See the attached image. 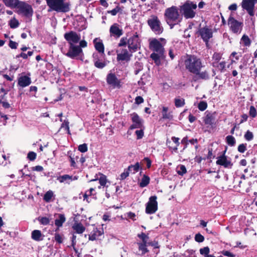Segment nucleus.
<instances>
[{
    "label": "nucleus",
    "instance_id": "obj_1",
    "mask_svg": "<svg viewBox=\"0 0 257 257\" xmlns=\"http://www.w3.org/2000/svg\"><path fill=\"white\" fill-rule=\"evenodd\" d=\"M185 69L190 73L195 75L197 79L207 80L210 78L207 70L201 71L204 67L202 60L195 55H187L184 61Z\"/></svg>",
    "mask_w": 257,
    "mask_h": 257
},
{
    "label": "nucleus",
    "instance_id": "obj_2",
    "mask_svg": "<svg viewBox=\"0 0 257 257\" xmlns=\"http://www.w3.org/2000/svg\"><path fill=\"white\" fill-rule=\"evenodd\" d=\"M164 16L167 23L170 26L171 29L181 20L178 9L176 6H172L166 9Z\"/></svg>",
    "mask_w": 257,
    "mask_h": 257
},
{
    "label": "nucleus",
    "instance_id": "obj_3",
    "mask_svg": "<svg viewBox=\"0 0 257 257\" xmlns=\"http://www.w3.org/2000/svg\"><path fill=\"white\" fill-rule=\"evenodd\" d=\"M196 9V4L187 1L180 7V11L186 19H192L195 16L196 12L195 10Z\"/></svg>",
    "mask_w": 257,
    "mask_h": 257
},
{
    "label": "nucleus",
    "instance_id": "obj_4",
    "mask_svg": "<svg viewBox=\"0 0 257 257\" xmlns=\"http://www.w3.org/2000/svg\"><path fill=\"white\" fill-rule=\"evenodd\" d=\"M69 4L64 0H49V8L57 12L65 13L69 11Z\"/></svg>",
    "mask_w": 257,
    "mask_h": 257
},
{
    "label": "nucleus",
    "instance_id": "obj_5",
    "mask_svg": "<svg viewBox=\"0 0 257 257\" xmlns=\"http://www.w3.org/2000/svg\"><path fill=\"white\" fill-rule=\"evenodd\" d=\"M227 23L232 33L237 35L240 34L243 27L242 21L236 20L233 17V14L231 13L228 19Z\"/></svg>",
    "mask_w": 257,
    "mask_h": 257
},
{
    "label": "nucleus",
    "instance_id": "obj_6",
    "mask_svg": "<svg viewBox=\"0 0 257 257\" xmlns=\"http://www.w3.org/2000/svg\"><path fill=\"white\" fill-rule=\"evenodd\" d=\"M166 43V41L164 38L157 39L154 38L149 40V48L155 53L164 54V46Z\"/></svg>",
    "mask_w": 257,
    "mask_h": 257
},
{
    "label": "nucleus",
    "instance_id": "obj_7",
    "mask_svg": "<svg viewBox=\"0 0 257 257\" xmlns=\"http://www.w3.org/2000/svg\"><path fill=\"white\" fill-rule=\"evenodd\" d=\"M147 22L151 30L156 34L159 35L163 32V27L162 26L161 23L157 16L154 15L151 16Z\"/></svg>",
    "mask_w": 257,
    "mask_h": 257
},
{
    "label": "nucleus",
    "instance_id": "obj_8",
    "mask_svg": "<svg viewBox=\"0 0 257 257\" xmlns=\"http://www.w3.org/2000/svg\"><path fill=\"white\" fill-rule=\"evenodd\" d=\"M17 13L22 14L26 18H30L33 15V9L31 5L25 2L21 1L17 7Z\"/></svg>",
    "mask_w": 257,
    "mask_h": 257
},
{
    "label": "nucleus",
    "instance_id": "obj_9",
    "mask_svg": "<svg viewBox=\"0 0 257 257\" xmlns=\"http://www.w3.org/2000/svg\"><path fill=\"white\" fill-rule=\"evenodd\" d=\"M141 47V40L139 35L136 33L128 39V48L131 53L136 52Z\"/></svg>",
    "mask_w": 257,
    "mask_h": 257
},
{
    "label": "nucleus",
    "instance_id": "obj_10",
    "mask_svg": "<svg viewBox=\"0 0 257 257\" xmlns=\"http://www.w3.org/2000/svg\"><path fill=\"white\" fill-rule=\"evenodd\" d=\"M64 37L68 43L69 46L78 43L81 38L80 34L73 31L65 33Z\"/></svg>",
    "mask_w": 257,
    "mask_h": 257
},
{
    "label": "nucleus",
    "instance_id": "obj_11",
    "mask_svg": "<svg viewBox=\"0 0 257 257\" xmlns=\"http://www.w3.org/2000/svg\"><path fill=\"white\" fill-rule=\"evenodd\" d=\"M157 197L156 196H152L149 198L148 202L146 204V212L147 214H152L155 213L158 209Z\"/></svg>",
    "mask_w": 257,
    "mask_h": 257
},
{
    "label": "nucleus",
    "instance_id": "obj_12",
    "mask_svg": "<svg viewBox=\"0 0 257 257\" xmlns=\"http://www.w3.org/2000/svg\"><path fill=\"white\" fill-rule=\"evenodd\" d=\"M256 3H257V0H243L241 6L250 16H252L254 15V8Z\"/></svg>",
    "mask_w": 257,
    "mask_h": 257
},
{
    "label": "nucleus",
    "instance_id": "obj_13",
    "mask_svg": "<svg viewBox=\"0 0 257 257\" xmlns=\"http://www.w3.org/2000/svg\"><path fill=\"white\" fill-rule=\"evenodd\" d=\"M117 57L116 59L118 61H125L128 62L130 60L132 54L130 53L126 48H120L116 50Z\"/></svg>",
    "mask_w": 257,
    "mask_h": 257
},
{
    "label": "nucleus",
    "instance_id": "obj_14",
    "mask_svg": "<svg viewBox=\"0 0 257 257\" xmlns=\"http://www.w3.org/2000/svg\"><path fill=\"white\" fill-rule=\"evenodd\" d=\"M133 124L130 126V129L142 128L143 126V120L135 112L131 114Z\"/></svg>",
    "mask_w": 257,
    "mask_h": 257
},
{
    "label": "nucleus",
    "instance_id": "obj_15",
    "mask_svg": "<svg viewBox=\"0 0 257 257\" xmlns=\"http://www.w3.org/2000/svg\"><path fill=\"white\" fill-rule=\"evenodd\" d=\"M82 53V50L79 46L72 45L69 46V50L66 54V55L69 57L74 59L79 56Z\"/></svg>",
    "mask_w": 257,
    "mask_h": 257
},
{
    "label": "nucleus",
    "instance_id": "obj_16",
    "mask_svg": "<svg viewBox=\"0 0 257 257\" xmlns=\"http://www.w3.org/2000/svg\"><path fill=\"white\" fill-rule=\"evenodd\" d=\"M198 32L202 39L206 43V44H207L209 40L212 37V30L207 27H205L200 29Z\"/></svg>",
    "mask_w": 257,
    "mask_h": 257
},
{
    "label": "nucleus",
    "instance_id": "obj_17",
    "mask_svg": "<svg viewBox=\"0 0 257 257\" xmlns=\"http://www.w3.org/2000/svg\"><path fill=\"white\" fill-rule=\"evenodd\" d=\"M106 82L113 88H119L121 87L120 80L117 78L114 74L109 73L107 75Z\"/></svg>",
    "mask_w": 257,
    "mask_h": 257
},
{
    "label": "nucleus",
    "instance_id": "obj_18",
    "mask_svg": "<svg viewBox=\"0 0 257 257\" xmlns=\"http://www.w3.org/2000/svg\"><path fill=\"white\" fill-rule=\"evenodd\" d=\"M225 151L224 152V154L222 155L217 158L216 164L217 165L222 166L224 168H231L233 164L231 163V161L227 159V157L225 156Z\"/></svg>",
    "mask_w": 257,
    "mask_h": 257
},
{
    "label": "nucleus",
    "instance_id": "obj_19",
    "mask_svg": "<svg viewBox=\"0 0 257 257\" xmlns=\"http://www.w3.org/2000/svg\"><path fill=\"white\" fill-rule=\"evenodd\" d=\"M31 82V79L28 75H22L18 78V85L22 88L29 86Z\"/></svg>",
    "mask_w": 257,
    "mask_h": 257
},
{
    "label": "nucleus",
    "instance_id": "obj_20",
    "mask_svg": "<svg viewBox=\"0 0 257 257\" xmlns=\"http://www.w3.org/2000/svg\"><path fill=\"white\" fill-rule=\"evenodd\" d=\"M109 32L111 35L119 38L122 34V30L119 28V26L117 24H113L110 28Z\"/></svg>",
    "mask_w": 257,
    "mask_h": 257
},
{
    "label": "nucleus",
    "instance_id": "obj_21",
    "mask_svg": "<svg viewBox=\"0 0 257 257\" xmlns=\"http://www.w3.org/2000/svg\"><path fill=\"white\" fill-rule=\"evenodd\" d=\"M204 122L206 125H212L215 121V115L207 111L205 113V116L203 118Z\"/></svg>",
    "mask_w": 257,
    "mask_h": 257
},
{
    "label": "nucleus",
    "instance_id": "obj_22",
    "mask_svg": "<svg viewBox=\"0 0 257 257\" xmlns=\"http://www.w3.org/2000/svg\"><path fill=\"white\" fill-rule=\"evenodd\" d=\"M93 43L95 49L100 53L104 54V47L102 41L99 38H95L93 40Z\"/></svg>",
    "mask_w": 257,
    "mask_h": 257
},
{
    "label": "nucleus",
    "instance_id": "obj_23",
    "mask_svg": "<svg viewBox=\"0 0 257 257\" xmlns=\"http://www.w3.org/2000/svg\"><path fill=\"white\" fill-rule=\"evenodd\" d=\"M150 57L157 66H159L161 64V59L164 57V54L154 52L151 54Z\"/></svg>",
    "mask_w": 257,
    "mask_h": 257
},
{
    "label": "nucleus",
    "instance_id": "obj_24",
    "mask_svg": "<svg viewBox=\"0 0 257 257\" xmlns=\"http://www.w3.org/2000/svg\"><path fill=\"white\" fill-rule=\"evenodd\" d=\"M102 233V230L98 229L97 228H94L92 231L89 235V240L92 241L96 240L99 236L101 235Z\"/></svg>",
    "mask_w": 257,
    "mask_h": 257
},
{
    "label": "nucleus",
    "instance_id": "obj_25",
    "mask_svg": "<svg viewBox=\"0 0 257 257\" xmlns=\"http://www.w3.org/2000/svg\"><path fill=\"white\" fill-rule=\"evenodd\" d=\"M147 243L143 242H138L137 245L138 246V251L137 252V254L139 255H143L146 252H148V249L147 248Z\"/></svg>",
    "mask_w": 257,
    "mask_h": 257
},
{
    "label": "nucleus",
    "instance_id": "obj_26",
    "mask_svg": "<svg viewBox=\"0 0 257 257\" xmlns=\"http://www.w3.org/2000/svg\"><path fill=\"white\" fill-rule=\"evenodd\" d=\"M93 61L94 66L99 69H102L104 67L106 64L103 61H100L98 59V55L97 54H93Z\"/></svg>",
    "mask_w": 257,
    "mask_h": 257
},
{
    "label": "nucleus",
    "instance_id": "obj_27",
    "mask_svg": "<svg viewBox=\"0 0 257 257\" xmlns=\"http://www.w3.org/2000/svg\"><path fill=\"white\" fill-rule=\"evenodd\" d=\"M6 7L11 8H17L21 1L19 0H2Z\"/></svg>",
    "mask_w": 257,
    "mask_h": 257
},
{
    "label": "nucleus",
    "instance_id": "obj_28",
    "mask_svg": "<svg viewBox=\"0 0 257 257\" xmlns=\"http://www.w3.org/2000/svg\"><path fill=\"white\" fill-rule=\"evenodd\" d=\"M72 228L75 232L78 234L82 233L85 230V227L81 223L75 222L72 226Z\"/></svg>",
    "mask_w": 257,
    "mask_h": 257
},
{
    "label": "nucleus",
    "instance_id": "obj_29",
    "mask_svg": "<svg viewBox=\"0 0 257 257\" xmlns=\"http://www.w3.org/2000/svg\"><path fill=\"white\" fill-rule=\"evenodd\" d=\"M100 177L99 179H92L90 181V182H94L97 180L99 181V183L101 186L103 187H105L108 180L107 179L106 176L103 174L99 173ZM107 187V186H106Z\"/></svg>",
    "mask_w": 257,
    "mask_h": 257
},
{
    "label": "nucleus",
    "instance_id": "obj_30",
    "mask_svg": "<svg viewBox=\"0 0 257 257\" xmlns=\"http://www.w3.org/2000/svg\"><path fill=\"white\" fill-rule=\"evenodd\" d=\"M66 218L64 214H59L58 217L55 220V224L58 228L62 226L63 223L65 221Z\"/></svg>",
    "mask_w": 257,
    "mask_h": 257
},
{
    "label": "nucleus",
    "instance_id": "obj_31",
    "mask_svg": "<svg viewBox=\"0 0 257 257\" xmlns=\"http://www.w3.org/2000/svg\"><path fill=\"white\" fill-rule=\"evenodd\" d=\"M42 234L40 230H34L32 232L31 237L35 241H40L43 239Z\"/></svg>",
    "mask_w": 257,
    "mask_h": 257
},
{
    "label": "nucleus",
    "instance_id": "obj_32",
    "mask_svg": "<svg viewBox=\"0 0 257 257\" xmlns=\"http://www.w3.org/2000/svg\"><path fill=\"white\" fill-rule=\"evenodd\" d=\"M168 108L166 106L162 107V118L163 119H171L172 118V115L170 112H168Z\"/></svg>",
    "mask_w": 257,
    "mask_h": 257
},
{
    "label": "nucleus",
    "instance_id": "obj_33",
    "mask_svg": "<svg viewBox=\"0 0 257 257\" xmlns=\"http://www.w3.org/2000/svg\"><path fill=\"white\" fill-rule=\"evenodd\" d=\"M150 177L146 175H144L139 183L141 187H145L147 186L150 183Z\"/></svg>",
    "mask_w": 257,
    "mask_h": 257
},
{
    "label": "nucleus",
    "instance_id": "obj_34",
    "mask_svg": "<svg viewBox=\"0 0 257 257\" xmlns=\"http://www.w3.org/2000/svg\"><path fill=\"white\" fill-rule=\"evenodd\" d=\"M9 25L11 28L15 29L19 26V22L15 18H13L9 21Z\"/></svg>",
    "mask_w": 257,
    "mask_h": 257
},
{
    "label": "nucleus",
    "instance_id": "obj_35",
    "mask_svg": "<svg viewBox=\"0 0 257 257\" xmlns=\"http://www.w3.org/2000/svg\"><path fill=\"white\" fill-rule=\"evenodd\" d=\"M226 142L231 147L234 146L236 143L235 138L232 136H227L226 137Z\"/></svg>",
    "mask_w": 257,
    "mask_h": 257
},
{
    "label": "nucleus",
    "instance_id": "obj_36",
    "mask_svg": "<svg viewBox=\"0 0 257 257\" xmlns=\"http://www.w3.org/2000/svg\"><path fill=\"white\" fill-rule=\"evenodd\" d=\"M130 172H132L133 173L135 174L136 172H138L140 169V164L139 163H136L134 165L130 166L128 168Z\"/></svg>",
    "mask_w": 257,
    "mask_h": 257
},
{
    "label": "nucleus",
    "instance_id": "obj_37",
    "mask_svg": "<svg viewBox=\"0 0 257 257\" xmlns=\"http://www.w3.org/2000/svg\"><path fill=\"white\" fill-rule=\"evenodd\" d=\"M241 43L245 46H249L251 42L249 37L247 35H244L241 39Z\"/></svg>",
    "mask_w": 257,
    "mask_h": 257
},
{
    "label": "nucleus",
    "instance_id": "obj_38",
    "mask_svg": "<svg viewBox=\"0 0 257 257\" xmlns=\"http://www.w3.org/2000/svg\"><path fill=\"white\" fill-rule=\"evenodd\" d=\"M185 104V100L183 98H176L175 99V105L177 107H180L184 106Z\"/></svg>",
    "mask_w": 257,
    "mask_h": 257
},
{
    "label": "nucleus",
    "instance_id": "obj_39",
    "mask_svg": "<svg viewBox=\"0 0 257 257\" xmlns=\"http://www.w3.org/2000/svg\"><path fill=\"white\" fill-rule=\"evenodd\" d=\"M201 254L203 255L204 257H207L209 254L210 249L208 246L201 248L199 250Z\"/></svg>",
    "mask_w": 257,
    "mask_h": 257
},
{
    "label": "nucleus",
    "instance_id": "obj_40",
    "mask_svg": "<svg viewBox=\"0 0 257 257\" xmlns=\"http://www.w3.org/2000/svg\"><path fill=\"white\" fill-rule=\"evenodd\" d=\"M186 172V169L184 165H181L177 168V172L180 175H183Z\"/></svg>",
    "mask_w": 257,
    "mask_h": 257
},
{
    "label": "nucleus",
    "instance_id": "obj_41",
    "mask_svg": "<svg viewBox=\"0 0 257 257\" xmlns=\"http://www.w3.org/2000/svg\"><path fill=\"white\" fill-rule=\"evenodd\" d=\"M127 45H128V39L125 37H123L120 39L119 42L118 44V47H125Z\"/></svg>",
    "mask_w": 257,
    "mask_h": 257
},
{
    "label": "nucleus",
    "instance_id": "obj_42",
    "mask_svg": "<svg viewBox=\"0 0 257 257\" xmlns=\"http://www.w3.org/2000/svg\"><path fill=\"white\" fill-rule=\"evenodd\" d=\"M213 66L217 67L221 71L224 69L226 65V62L225 61H221L219 63L218 62L216 64H215V63H213Z\"/></svg>",
    "mask_w": 257,
    "mask_h": 257
},
{
    "label": "nucleus",
    "instance_id": "obj_43",
    "mask_svg": "<svg viewBox=\"0 0 257 257\" xmlns=\"http://www.w3.org/2000/svg\"><path fill=\"white\" fill-rule=\"evenodd\" d=\"M33 54V51H28L27 54H26L24 52L21 53L20 54L18 55L16 57L20 58L22 57L24 59H27L28 56H31Z\"/></svg>",
    "mask_w": 257,
    "mask_h": 257
},
{
    "label": "nucleus",
    "instance_id": "obj_44",
    "mask_svg": "<svg viewBox=\"0 0 257 257\" xmlns=\"http://www.w3.org/2000/svg\"><path fill=\"white\" fill-rule=\"evenodd\" d=\"M7 94V92L4 88L0 89V104L2 101L6 100V95Z\"/></svg>",
    "mask_w": 257,
    "mask_h": 257
},
{
    "label": "nucleus",
    "instance_id": "obj_45",
    "mask_svg": "<svg viewBox=\"0 0 257 257\" xmlns=\"http://www.w3.org/2000/svg\"><path fill=\"white\" fill-rule=\"evenodd\" d=\"M172 141L176 144V146L174 147H170V148L172 149L174 151H177L178 150V147L179 146V138H176L175 137H172Z\"/></svg>",
    "mask_w": 257,
    "mask_h": 257
},
{
    "label": "nucleus",
    "instance_id": "obj_46",
    "mask_svg": "<svg viewBox=\"0 0 257 257\" xmlns=\"http://www.w3.org/2000/svg\"><path fill=\"white\" fill-rule=\"evenodd\" d=\"M207 107V103L206 101H200L198 105V108L201 111L205 110Z\"/></svg>",
    "mask_w": 257,
    "mask_h": 257
},
{
    "label": "nucleus",
    "instance_id": "obj_47",
    "mask_svg": "<svg viewBox=\"0 0 257 257\" xmlns=\"http://www.w3.org/2000/svg\"><path fill=\"white\" fill-rule=\"evenodd\" d=\"M126 219H131L133 221L136 220V215L135 213L132 212H127L125 215Z\"/></svg>",
    "mask_w": 257,
    "mask_h": 257
},
{
    "label": "nucleus",
    "instance_id": "obj_48",
    "mask_svg": "<svg viewBox=\"0 0 257 257\" xmlns=\"http://www.w3.org/2000/svg\"><path fill=\"white\" fill-rule=\"evenodd\" d=\"M63 238L64 237L63 235H61L57 233L55 234L54 239L57 242L59 243H62L63 241Z\"/></svg>",
    "mask_w": 257,
    "mask_h": 257
},
{
    "label": "nucleus",
    "instance_id": "obj_49",
    "mask_svg": "<svg viewBox=\"0 0 257 257\" xmlns=\"http://www.w3.org/2000/svg\"><path fill=\"white\" fill-rule=\"evenodd\" d=\"M138 236L142 239V242H143V243H147L148 239H149V237L148 235H147L145 233H143V232H142L141 234H139L138 235Z\"/></svg>",
    "mask_w": 257,
    "mask_h": 257
},
{
    "label": "nucleus",
    "instance_id": "obj_50",
    "mask_svg": "<svg viewBox=\"0 0 257 257\" xmlns=\"http://www.w3.org/2000/svg\"><path fill=\"white\" fill-rule=\"evenodd\" d=\"M221 55L218 53H215L213 55V59L214 60L213 63H215V64L219 62V61L221 59Z\"/></svg>",
    "mask_w": 257,
    "mask_h": 257
},
{
    "label": "nucleus",
    "instance_id": "obj_51",
    "mask_svg": "<svg viewBox=\"0 0 257 257\" xmlns=\"http://www.w3.org/2000/svg\"><path fill=\"white\" fill-rule=\"evenodd\" d=\"M61 127V128H64L66 130L68 134H70L69 122L67 120H64V121L62 123Z\"/></svg>",
    "mask_w": 257,
    "mask_h": 257
},
{
    "label": "nucleus",
    "instance_id": "obj_52",
    "mask_svg": "<svg viewBox=\"0 0 257 257\" xmlns=\"http://www.w3.org/2000/svg\"><path fill=\"white\" fill-rule=\"evenodd\" d=\"M37 154L34 152H30L27 155L28 159L31 161H34L36 158Z\"/></svg>",
    "mask_w": 257,
    "mask_h": 257
},
{
    "label": "nucleus",
    "instance_id": "obj_53",
    "mask_svg": "<svg viewBox=\"0 0 257 257\" xmlns=\"http://www.w3.org/2000/svg\"><path fill=\"white\" fill-rule=\"evenodd\" d=\"M253 137V134L249 131H247L244 135L245 139L248 141L251 140Z\"/></svg>",
    "mask_w": 257,
    "mask_h": 257
},
{
    "label": "nucleus",
    "instance_id": "obj_54",
    "mask_svg": "<svg viewBox=\"0 0 257 257\" xmlns=\"http://www.w3.org/2000/svg\"><path fill=\"white\" fill-rule=\"evenodd\" d=\"M78 150L82 153H85V152H87L88 150L87 144H83L82 145H80L78 146Z\"/></svg>",
    "mask_w": 257,
    "mask_h": 257
},
{
    "label": "nucleus",
    "instance_id": "obj_55",
    "mask_svg": "<svg viewBox=\"0 0 257 257\" xmlns=\"http://www.w3.org/2000/svg\"><path fill=\"white\" fill-rule=\"evenodd\" d=\"M38 220L40 221V223L43 225H47L48 224V218L46 217H39Z\"/></svg>",
    "mask_w": 257,
    "mask_h": 257
},
{
    "label": "nucleus",
    "instance_id": "obj_56",
    "mask_svg": "<svg viewBox=\"0 0 257 257\" xmlns=\"http://www.w3.org/2000/svg\"><path fill=\"white\" fill-rule=\"evenodd\" d=\"M195 240L198 242H202L204 240V237L200 233H197L195 235Z\"/></svg>",
    "mask_w": 257,
    "mask_h": 257
},
{
    "label": "nucleus",
    "instance_id": "obj_57",
    "mask_svg": "<svg viewBox=\"0 0 257 257\" xmlns=\"http://www.w3.org/2000/svg\"><path fill=\"white\" fill-rule=\"evenodd\" d=\"M129 172L128 169L124 170V172L120 175V179L121 180L125 179L129 175Z\"/></svg>",
    "mask_w": 257,
    "mask_h": 257
},
{
    "label": "nucleus",
    "instance_id": "obj_58",
    "mask_svg": "<svg viewBox=\"0 0 257 257\" xmlns=\"http://www.w3.org/2000/svg\"><path fill=\"white\" fill-rule=\"evenodd\" d=\"M237 150L240 153H244L246 150V144H242L239 145L238 147Z\"/></svg>",
    "mask_w": 257,
    "mask_h": 257
},
{
    "label": "nucleus",
    "instance_id": "obj_59",
    "mask_svg": "<svg viewBox=\"0 0 257 257\" xmlns=\"http://www.w3.org/2000/svg\"><path fill=\"white\" fill-rule=\"evenodd\" d=\"M120 11V8L118 6H117L114 9H113L111 11H108V13L109 14H110L112 16H115L117 14V13L118 12H119Z\"/></svg>",
    "mask_w": 257,
    "mask_h": 257
},
{
    "label": "nucleus",
    "instance_id": "obj_60",
    "mask_svg": "<svg viewBox=\"0 0 257 257\" xmlns=\"http://www.w3.org/2000/svg\"><path fill=\"white\" fill-rule=\"evenodd\" d=\"M18 46V43L13 41L12 40H10L9 43V46L12 49H16L17 48Z\"/></svg>",
    "mask_w": 257,
    "mask_h": 257
},
{
    "label": "nucleus",
    "instance_id": "obj_61",
    "mask_svg": "<svg viewBox=\"0 0 257 257\" xmlns=\"http://www.w3.org/2000/svg\"><path fill=\"white\" fill-rule=\"evenodd\" d=\"M249 114L252 117H254L256 115V111L254 106H251L249 108Z\"/></svg>",
    "mask_w": 257,
    "mask_h": 257
},
{
    "label": "nucleus",
    "instance_id": "obj_62",
    "mask_svg": "<svg viewBox=\"0 0 257 257\" xmlns=\"http://www.w3.org/2000/svg\"><path fill=\"white\" fill-rule=\"evenodd\" d=\"M135 133L137 135V139H142L144 136V132L142 130H137L136 131Z\"/></svg>",
    "mask_w": 257,
    "mask_h": 257
},
{
    "label": "nucleus",
    "instance_id": "obj_63",
    "mask_svg": "<svg viewBox=\"0 0 257 257\" xmlns=\"http://www.w3.org/2000/svg\"><path fill=\"white\" fill-rule=\"evenodd\" d=\"M71 177H72L71 176H70L68 175H64L60 178V182H63L67 180H71Z\"/></svg>",
    "mask_w": 257,
    "mask_h": 257
},
{
    "label": "nucleus",
    "instance_id": "obj_64",
    "mask_svg": "<svg viewBox=\"0 0 257 257\" xmlns=\"http://www.w3.org/2000/svg\"><path fill=\"white\" fill-rule=\"evenodd\" d=\"M222 254L225 256H227L228 257H235V255L233 253L227 250H223L222 251Z\"/></svg>",
    "mask_w": 257,
    "mask_h": 257
}]
</instances>
